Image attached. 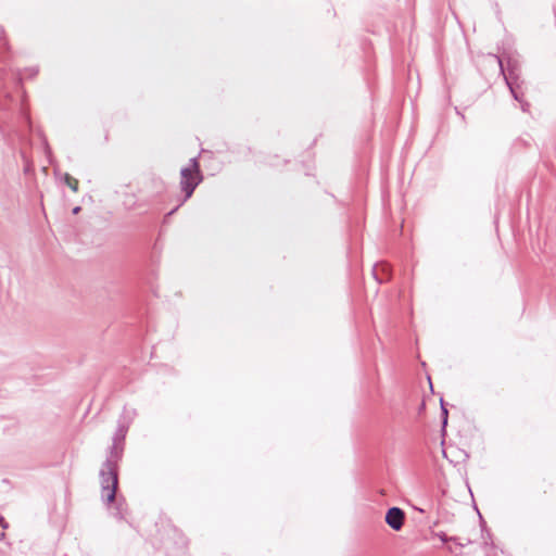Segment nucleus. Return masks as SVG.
<instances>
[{
    "label": "nucleus",
    "mask_w": 556,
    "mask_h": 556,
    "mask_svg": "<svg viewBox=\"0 0 556 556\" xmlns=\"http://www.w3.org/2000/svg\"><path fill=\"white\" fill-rule=\"evenodd\" d=\"M119 462L106 458L100 470L101 497L108 504L113 503L116 498Z\"/></svg>",
    "instance_id": "1"
},
{
    "label": "nucleus",
    "mask_w": 556,
    "mask_h": 556,
    "mask_svg": "<svg viewBox=\"0 0 556 556\" xmlns=\"http://www.w3.org/2000/svg\"><path fill=\"white\" fill-rule=\"evenodd\" d=\"M202 181V175L197 157L190 160V165L180 170V188L185 195L180 204L186 202Z\"/></svg>",
    "instance_id": "2"
},
{
    "label": "nucleus",
    "mask_w": 556,
    "mask_h": 556,
    "mask_svg": "<svg viewBox=\"0 0 556 556\" xmlns=\"http://www.w3.org/2000/svg\"><path fill=\"white\" fill-rule=\"evenodd\" d=\"M495 59L498 63V66H500L502 73H505L504 63H506V70L508 71V75L507 76L505 75L506 84L509 87V90H510L513 97L517 101H521L514 88V81L518 79L519 71H520L518 61L513 56H507V58L506 56H501V58L495 56Z\"/></svg>",
    "instance_id": "3"
},
{
    "label": "nucleus",
    "mask_w": 556,
    "mask_h": 556,
    "mask_svg": "<svg viewBox=\"0 0 556 556\" xmlns=\"http://www.w3.org/2000/svg\"><path fill=\"white\" fill-rule=\"evenodd\" d=\"M127 431H128L127 425L122 424V420H118L116 431L113 435L112 445L110 447L106 458H111V459H115V460L122 459Z\"/></svg>",
    "instance_id": "4"
},
{
    "label": "nucleus",
    "mask_w": 556,
    "mask_h": 556,
    "mask_svg": "<svg viewBox=\"0 0 556 556\" xmlns=\"http://www.w3.org/2000/svg\"><path fill=\"white\" fill-rule=\"evenodd\" d=\"M404 520L405 514L401 508L391 507L388 509L386 514V522L391 529L394 531L401 530L404 525Z\"/></svg>",
    "instance_id": "5"
},
{
    "label": "nucleus",
    "mask_w": 556,
    "mask_h": 556,
    "mask_svg": "<svg viewBox=\"0 0 556 556\" xmlns=\"http://www.w3.org/2000/svg\"><path fill=\"white\" fill-rule=\"evenodd\" d=\"M372 274L379 283H383L390 277V267L387 263L376 264Z\"/></svg>",
    "instance_id": "6"
},
{
    "label": "nucleus",
    "mask_w": 556,
    "mask_h": 556,
    "mask_svg": "<svg viewBox=\"0 0 556 556\" xmlns=\"http://www.w3.org/2000/svg\"><path fill=\"white\" fill-rule=\"evenodd\" d=\"M136 415L137 412L135 408H128L125 406L118 420H122V424H126L127 427L129 428Z\"/></svg>",
    "instance_id": "7"
},
{
    "label": "nucleus",
    "mask_w": 556,
    "mask_h": 556,
    "mask_svg": "<svg viewBox=\"0 0 556 556\" xmlns=\"http://www.w3.org/2000/svg\"><path fill=\"white\" fill-rule=\"evenodd\" d=\"M435 536H438L443 543L454 542L460 547L465 546L464 543L459 542V539L457 536H447L444 532H437Z\"/></svg>",
    "instance_id": "8"
},
{
    "label": "nucleus",
    "mask_w": 556,
    "mask_h": 556,
    "mask_svg": "<svg viewBox=\"0 0 556 556\" xmlns=\"http://www.w3.org/2000/svg\"><path fill=\"white\" fill-rule=\"evenodd\" d=\"M65 184L73 190H78V180L70 176L68 174H65Z\"/></svg>",
    "instance_id": "9"
},
{
    "label": "nucleus",
    "mask_w": 556,
    "mask_h": 556,
    "mask_svg": "<svg viewBox=\"0 0 556 556\" xmlns=\"http://www.w3.org/2000/svg\"><path fill=\"white\" fill-rule=\"evenodd\" d=\"M441 417H442V425H443V427H445L447 425L448 412L444 405L443 400H441Z\"/></svg>",
    "instance_id": "10"
},
{
    "label": "nucleus",
    "mask_w": 556,
    "mask_h": 556,
    "mask_svg": "<svg viewBox=\"0 0 556 556\" xmlns=\"http://www.w3.org/2000/svg\"><path fill=\"white\" fill-rule=\"evenodd\" d=\"M115 516L121 519L124 518V508H123V504L119 501H117V503H116Z\"/></svg>",
    "instance_id": "11"
},
{
    "label": "nucleus",
    "mask_w": 556,
    "mask_h": 556,
    "mask_svg": "<svg viewBox=\"0 0 556 556\" xmlns=\"http://www.w3.org/2000/svg\"><path fill=\"white\" fill-rule=\"evenodd\" d=\"M528 108H529V104L528 103H525L521 105V109L522 111L527 112L528 111Z\"/></svg>",
    "instance_id": "12"
},
{
    "label": "nucleus",
    "mask_w": 556,
    "mask_h": 556,
    "mask_svg": "<svg viewBox=\"0 0 556 556\" xmlns=\"http://www.w3.org/2000/svg\"><path fill=\"white\" fill-rule=\"evenodd\" d=\"M80 211V206H76L73 208V214H77Z\"/></svg>",
    "instance_id": "13"
}]
</instances>
